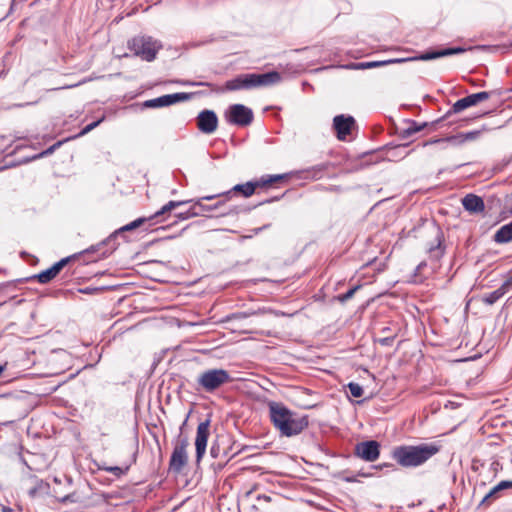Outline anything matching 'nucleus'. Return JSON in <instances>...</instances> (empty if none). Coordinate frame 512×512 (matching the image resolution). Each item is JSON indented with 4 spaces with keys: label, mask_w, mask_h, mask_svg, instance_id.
<instances>
[{
    "label": "nucleus",
    "mask_w": 512,
    "mask_h": 512,
    "mask_svg": "<svg viewBox=\"0 0 512 512\" xmlns=\"http://www.w3.org/2000/svg\"><path fill=\"white\" fill-rule=\"evenodd\" d=\"M104 118H101L97 121H94L88 125H86L79 133L76 137H81V136H84L86 135L87 133H89L90 131H92L94 128H96L102 121H103Z\"/></svg>",
    "instance_id": "nucleus-35"
},
{
    "label": "nucleus",
    "mask_w": 512,
    "mask_h": 512,
    "mask_svg": "<svg viewBox=\"0 0 512 512\" xmlns=\"http://www.w3.org/2000/svg\"><path fill=\"white\" fill-rule=\"evenodd\" d=\"M387 65V62L384 61H369V62H362L358 64V68L361 69H369V68H375L380 66Z\"/></svg>",
    "instance_id": "nucleus-34"
},
{
    "label": "nucleus",
    "mask_w": 512,
    "mask_h": 512,
    "mask_svg": "<svg viewBox=\"0 0 512 512\" xmlns=\"http://www.w3.org/2000/svg\"><path fill=\"white\" fill-rule=\"evenodd\" d=\"M230 124L241 127L247 126L253 121V111L243 104L231 105L225 113Z\"/></svg>",
    "instance_id": "nucleus-9"
},
{
    "label": "nucleus",
    "mask_w": 512,
    "mask_h": 512,
    "mask_svg": "<svg viewBox=\"0 0 512 512\" xmlns=\"http://www.w3.org/2000/svg\"><path fill=\"white\" fill-rule=\"evenodd\" d=\"M254 314H255L254 311H251V312H235V313L227 315L223 321L224 322H228V321H232V320H241V319L248 318V317H250V316H252Z\"/></svg>",
    "instance_id": "nucleus-31"
},
{
    "label": "nucleus",
    "mask_w": 512,
    "mask_h": 512,
    "mask_svg": "<svg viewBox=\"0 0 512 512\" xmlns=\"http://www.w3.org/2000/svg\"><path fill=\"white\" fill-rule=\"evenodd\" d=\"M269 227H270V224H265V225H263V226H261V227L254 228V229L252 230V232H253V234H254V235H257V234H259L260 232H262L263 230H265V229H267V228H269Z\"/></svg>",
    "instance_id": "nucleus-40"
},
{
    "label": "nucleus",
    "mask_w": 512,
    "mask_h": 512,
    "mask_svg": "<svg viewBox=\"0 0 512 512\" xmlns=\"http://www.w3.org/2000/svg\"><path fill=\"white\" fill-rule=\"evenodd\" d=\"M354 123L355 120L352 116H345L343 114L335 116L333 119V127L337 132L338 139L345 140L347 135L350 134Z\"/></svg>",
    "instance_id": "nucleus-18"
},
{
    "label": "nucleus",
    "mask_w": 512,
    "mask_h": 512,
    "mask_svg": "<svg viewBox=\"0 0 512 512\" xmlns=\"http://www.w3.org/2000/svg\"><path fill=\"white\" fill-rule=\"evenodd\" d=\"M209 427H210V420H205L203 422H200L197 427L196 432V438H195V447H196V460L199 462L205 452L207 447V441L209 437Z\"/></svg>",
    "instance_id": "nucleus-14"
},
{
    "label": "nucleus",
    "mask_w": 512,
    "mask_h": 512,
    "mask_svg": "<svg viewBox=\"0 0 512 512\" xmlns=\"http://www.w3.org/2000/svg\"><path fill=\"white\" fill-rule=\"evenodd\" d=\"M347 387L349 389L350 394L355 398L361 397L364 393L362 386L358 383L350 382L348 383Z\"/></svg>",
    "instance_id": "nucleus-33"
},
{
    "label": "nucleus",
    "mask_w": 512,
    "mask_h": 512,
    "mask_svg": "<svg viewBox=\"0 0 512 512\" xmlns=\"http://www.w3.org/2000/svg\"><path fill=\"white\" fill-rule=\"evenodd\" d=\"M269 418L281 436L292 437L302 433L309 425L307 415L290 410L281 402L269 401Z\"/></svg>",
    "instance_id": "nucleus-1"
},
{
    "label": "nucleus",
    "mask_w": 512,
    "mask_h": 512,
    "mask_svg": "<svg viewBox=\"0 0 512 512\" xmlns=\"http://www.w3.org/2000/svg\"><path fill=\"white\" fill-rule=\"evenodd\" d=\"M189 445L186 437L180 438L172 451L169 460V470L175 474H180L188 463L187 447Z\"/></svg>",
    "instance_id": "nucleus-7"
},
{
    "label": "nucleus",
    "mask_w": 512,
    "mask_h": 512,
    "mask_svg": "<svg viewBox=\"0 0 512 512\" xmlns=\"http://www.w3.org/2000/svg\"><path fill=\"white\" fill-rule=\"evenodd\" d=\"M427 266V263L425 261H422L418 264V266L416 267V273L419 274L421 273V271L423 270L424 267Z\"/></svg>",
    "instance_id": "nucleus-43"
},
{
    "label": "nucleus",
    "mask_w": 512,
    "mask_h": 512,
    "mask_svg": "<svg viewBox=\"0 0 512 512\" xmlns=\"http://www.w3.org/2000/svg\"><path fill=\"white\" fill-rule=\"evenodd\" d=\"M404 123L406 124V127L400 129L398 132L399 137L402 139L411 137L413 134L422 131L428 125L427 122L419 123L410 119L404 120Z\"/></svg>",
    "instance_id": "nucleus-22"
},
{
    "label": "nucleus",
    "mask_w": 512,
    "mask_h": 512,
    "mask_svg": "<svg viewBox=\"0 0 512 512\" xmlns=\"http://www.w3.org/2000/svg\"><path fill=\"white\" fill-rule=\"evenodd\" d=\"M330 166L331 164L329 162L321 163L306 170H303L301 171V173L305 174L303 176V178L305 179L318 180L322 178L324 172L328 170Z\"/></svg>",
    "instance_id": "nucleus-24"
},
{
    "label": "nucleus",
    "mask_w": 512,
    "mask_h": 512,
    "mask_svg": "<svg viewBox=\"0 0 512 512\" xmlns=\"http://www.w3.org/2000/svg\"><path fill=\"white\" fill-rule=\"evenodd\" d=\"M38 492V487H33L28 491V494L30 497H35Z\"/></svg>",
    "instance_id": "nucleus-45"
},
{
    "label": "nucleus",
    "mask_w": 512,
    "mask_h": 512,
    "mask_svg": "<svg viewBox=\"0 0 512 512\" xmlns=\"http://www.w3.org/2000/svg\"><path fill=\"white\" fill-rule=\"evenodd\" d=\"M464 51H465V49L461 48V47L445 48V49H441L438 51L425 52L418 56H413V57L393 58V59L385 60V62H387V65H389V64L404 63V62L417 61V60L428 61V60H433V59H437L440 57L460 54V53H463Z\"/></svg>",
    "instance_id": "nucleus-8"
},
{
    "label": "nucleus",
    "mask_w": 512,
    "mask_h": 512,
    "mask_svg": "<svg viewBox=\"0 0 512 512\" xmlns=\"http://www.w3.org/2000/svg\"><path fill=\"white\" fill-rule=\"evenodd\" d=\"M408 143L407 144H403V145H399L396 147V150H400V149H405L406 147H408Z\"/></svg>",
    "instance_id": "nucleus-47"
},
{
    "label": "nucleus",
    "mask_w": 512,
    "mask_h": 512,
    "mask_svg": "<svg viewBox=\"0 0 512 512\" xmlns=\"http://www.w3.org/2000/svg\"><path fill=\"white\" fill-rule=\"evenodd\" d=\"M252 493H253V491H252V490H250V491H248V492L246 493V495H245V496H246L247 498H249V497L252 495Z\"/></svg>",
    "instance_id": "nucleus-51"
},
{
    "label": "nucleus",
    "mask_w": 512,
    "mask_h": 512,
    "mask_svg": "<svg viewBox=\"0 0 512 512\" xmlns=\"http://www.w3.org/2000/svg\"><path fill=\"white\" fill-rule=\"evenodd\" d=\"M354 454L366 462H374L380 456V444L375 440L359 442L355 445Z\"/></svg>",
    "instance_id": "nucleus-10"
},
{
    "label": "nucleus",
    "mask_w": 512,
    "mask_h": 512,
    "mask_svg": "<svg viewBox=\"0 0 512 512\" xmlns=\"http://www.w3.org/2000/svg\"><path fill=\"white\" fill-rule=\"evenodd\" d=\"M187 201L188 202H186V204H188V203H193V204L187 211L180 212V213L176 214V217L179 220H188L190 218L197 217V216L201 215V211L199 209V206L197 205V200L190 199ZM183 205H185V203Z\"/></svg>",
    "instance_id": "nucleus-27"
},
{
    "label": "nucleus",
    "mask_w": 512,
    "mask_h": 512,
    "mask_svg": "<svg viewBox=\"0 0 512 512\" xmlns=\"http://www.w3.org/2000/svg\"><path fill=\"white\" fill-rule=\"evenodd\" d=\"M129 467H119V466H111L105 468L106 471L113 473L115 476H121L128 471Z\"/></svg>",
    "instance_id": "nucleus-36"
},
{
    "label": "nucleus",
    "mask_w": 512,
    "mask_h": 512,
    "mask_svg": "<svg viewBox=\"0 0 512 512\" xmlns=\"http://www.w3.org/2000/svg\"><path fill=\"white\" fill-rule=\"evenodd\" d=\"M84 253L85 252L83 251L81 253H76L71 256L65 257V258L61 259L60 261L56 262L50 268L35 275L34 278H36L39 283L46 284V283L50 282L52 279H54L59 274V272L62 270V268L65 265H67L71 260L78 258L80 255H82Z\"/></svg>",
    "instance_id": "nucleus-12"
},
{
    "label": "nucleus",
    "mask_w": 512,
    "mask_h": 512,
    "mask_svg": "<svg viewBox=\"0 0 512 512\" xmlns=\"http://www.w3.org/2000/svg\"><path fill=\"white\" fill-rule=\"evenodd\" d=\"M256 499H257L258 501L263 500V501H265V502H270L271 497H270V496H268V495H265V494H259V495H257V496H256Z\"/></svg>",
    "instance_id": "nucleus-41"
},
{
    "label": "nucleus",
    "mask_w": 512,
    "mask_h": 512,
    "mask_svg": "<svg viewBox=\"0 0 512 512\" xmlns=\"http://www.w3.org/2000/svg\"><path fill=\"white\" fill-rule=\"evenodd\" d=\"M230 373L222 368H212L201 372L197 377V389L206 393H213L223 385L232 382Z\"/></svg>",
    "instance_id": "nucleus-5"
},
{
    "label": "nucleus",
    "mask_w": 512,
    "mask_h": 512,
    "mask_svg": "<svg viewBox=\"0 0 512 512\" xmlns=\"http://www.w3.org/2000/svg\"><path fill=\"white\" fill-rule=\"evenodd\" d=\"M492 466L494 467V470L497 471V467L499 466L498 462H493Z\"/></svg>",
    "instance_id": "nucleus-50"
},
{
    "label": "nucleus",
    "mask_w": 512,
    "mask_h": 512,
    "mask_svg": "<svg viewBox=\"0 0 512 512\" xmlns=\"http://www.w3.org/2000/svg\"><path fill=\"white\" fill-rule=\"evenodd\" d=\"M494 241L499 244L512 241V221L501 226L493 237Z\"/></svg>",
    "instance_id": "nucleus-25"
},
{
    "label": "nucleus",
    "mask_w": 512,
    "mask_h": 512,
    "mask_svg": "<svg viewBox=\"0 0 512 512\" xmlns=\"http://www.w3.org/2000/svg\"><path fill=\"white\" fill-rule=\"evenodd\" d=\"M504 288H501V286L487 294H484L482 296V302L486 305H493L496 303L499 299H501L505 295Z\"/></svg>",
    "instance_id": "nucleus-28"
},
{
    "label": "nucleus",
    "mask_w": 512,
    "mask_h": 512,
    "mask_svg": "<svg viewBox=\"0 0 512 512\" xmlns=\"http://www.w3.org/2000/svg\"><path fill=\"white\" fill-rule=\"evenodd\" d=\"M388 330H389V328H388V327H385V328H383V330H382V331H383V332H388Z\"/></svg>",
    "instance_id": "nucleus-52"
},
{
    "label": "nucleus",
    "mask_w": 512,
    "mask_h": 512,
    "mask_svg": "<svg viewBox=\"0 0 512 512\" xmlns=\"http://www.w3.org/2000/svg\"><path fill=\"white\" fill-rule=\"evenodd\" d=\"M190 98V95L184 92L174 93V94H166L154 99L147 100L145 102V106L149 108H159L170 106L172 104L186 101Z\"/></svg>",
    "instance_id": "nucleus-15"
},
{
    "label": "nucleus",
    "mask_w": 512,
    "mask_h": 512,
    "mask_svg": "<svg viewBox=\"0 0 512 512\" xmlns=\"http://www.w3.org/2000/svg\"><path fill=\"white\" fill-rule=\"evenodd\" d=\"M441 446L435 442L419 445H401L392 450V458L404 468H414L423 465L437 453Z\"/></svg>",
    "instance_id": "nucleus-2"
},
{
    "label": "nucleus",
    "mask_w": 512,
    "mask_h": 512,
    "mask_svg": "<svg viewBox=\"0 0 512 512\" xmlns=\"http://www.w3.org/2000/svg\"><path fill=\"white\" fill-rule=\"evenodd\" d=\"M197 128L204 134H212L218 127V117L213 110H202L197 118Z\"/></svg>",
    "instance_id": "nucleus-13"
},
{
    "label": "nucleus",
    "mask_w": 512,
    "mask_h": 512,
    "mask_svg": "<svg viewBox=\"0 0 512 512\" xmlns=\"http://www.w3.org/2000/svg\"><path fill=\"white\" fill-rule=\"evenodd\" d=\"M393 467H394V465L392 463H383V464H380L377 466H373V468H376V469L393 468Z\"/></svg>",
    "instance_id": "nucleus-42"
},
{
    "label": "nucleus",
    "mask_w": 512,
    "mask_h": 512,
    "mask_svg": "<svg viewBox=\"0 0 512 512\" xmlns=\"http://www.w3.org/2000/svg\"><path fill=\"white\" fill-rule=\"evenodd\" d=\"M440 142H447L453 146H461L464 143V139H463V135H462V132L461 133H458V134H455V135H451V136H447L445 138H438V139H433V140H430V141H427V142H424L423 143V146H427V145H431V144H435V143H440Z\"/></svg>",
    "instance_id": "nucleus-26"
},
{
    "label": "nucleus",
    "mask_w": 512,
    "mask_h": 512,
    "mask_svg": "<svg viewBox=\"0 0 512 512\" xmlns=\"http://www.w3.org/2000/svg\"><path fill=\"white\" fill-rule=\"evenodd\" d=\"M442 237V233L439 232L436 237L437 243L428 248V254L431 261L439 262L445 254V246L442 243Z\"/></svg>",
    "instance_id": "nucleus-23"
},
{
    "label": "nucleus",
    "mask_w": 512,
    "mask_h": 512,
    "mask_svg": "<svg viewBox=\"0 0 512 512\" xmlns=\"http://www.w3.org/2000/svg\"><path fill=\"white\" fill-rule=\"evenodd\" d=\"M512 488L511 480H503L494 486L481 500L478 508H488L496 499L500 497L502 491Z\"/></svg>",
    "instance_id": "nucleus-19"
},
{
    "label": "nucleus",
    "mask_w": 512,
    "mask_h": 512,
    "mask_svg": "<svg viewBox=\"0 0 512 512\" xmlns=\"http://www.w3.org/2000/svg\"><path fill=\"white\" fill-rule=\"evenodd\" d=\"M360 287H361L360 285H356V286L350 288L346 293L339 294L338 296H336L337 301H339L340 303L347 302L348 300H350L354 296L355 292Z\"/></svg>",
    "instance_id": "nucleus-32"
},
{
    "label": "nucleus",
    "mask_w": 512,
    "mask_h": 512,
    "mask_svg": "<svg viewBox=\"0 0 512 512\" xmlns=\"http://www.w3.org/2000/svg\"><path fill=\"white\" fill-rule=\"evenodd\" d=\"M464 209L470 213H481L485 209V204L480 196L475 194H467L462 199Z\"/></svg>",
    "instance_id": "nucleus-21"
},
{
    "label": "nucleus",
    "mask_w": 512,
    "mask_h": 512,
    "mask_svg": "<svg viewBox=\"0 0 512 512\" xmlns=\"http://www.w3.org/2000/svg\"><path fill=\"white\" fill-rule=\"evenodd\" d=\"M359 475L363 476V477H369L371 476L372 474L370 473H364V472H360Z\"/></svg>",
    "instance_id": "nucleus-48"
},
{
    "label": "nucleus",
    "mask_w": 512,
    "mask_h": 512,
    "mask_svg": "<svg viewBox=\"0 0 512 512\" xmlns=\"http://www.w3.org/2000/svg\"><path fill=\"white\" fill-rule=\"evenodd\" d=\"M224 458H225L224 462H227L228 459L226 458V454L225 453H224Z\"/></svg>",
    "instance_id": "nucleus-53"
},
{
    "label": "nucleus",
    "mask_w": 512,
    "mask_h": 512,
    "mask_svg": "<svg viewBox=\"0 0 512 512\" xmlns=\"http://www.w3.org/2000/svg\"><path fill=\"white\" fill-rule=\"evenodd\" d=\"M127 47L134 56L144 61L152 62L156 59L160 49H162V44L151 36L138 35L128 40Z\"/></svg>",
    "instance_id": "nucleus-4"
},
{
    "label": "nucleus",
    "mask_w": 512,
    "mask_h": 512,
    "mask_svg": "<svg viewBox=\"0 0 512 512\" xmlns=\"http://www.w3.org/2000/svg\"><path fill=\"white\" fill-rule=\"evenodd\" d=\"M63 144V141H58L56 143H54L53 145H51L49 148H47L46 150L40 152L39 154L37 155H34L33 157H31L30 159H27L25 162H28V161H31V160H37V159H40V158H43V157H46V156H49L51 155L56 149H58L61 145Z\"/></svg>",
    "instance_id": "nucleus-30"
},
{
    "label": "nucleus",
    "mask_w": 512,
    "mask_h": 512,
    "mask_svg": "<svg viewBox=\"0 0 512 512\" xmlns=\"http://www.w3.org/2000/svg\"><path fill=\"white\" fill-rule=\"evenodd\" d=\"M287 176H288V174L265 175L255 181H248L243 184H237V185L233 186L230 190L223 192V196H224V198H226V200H229V199H231V197L233 195L240 193L244 197L248 198L254 194L255 190L258 187L271 186L272 184L286 178Z\"/></svg>",
    "instance_id": "nucleus-6"
},
{
    "label": "nucleus",
    "mask_w": 512,
    "mask_h": 512,
    "mask_svg": "<svg viewBox=\"0 0 512 512\" xmlns=\"http://www.w3.org/2000/svg\"><path fill=\"white\" fill-rule=\"evenodd\" d=\"M192 85H194V86H208V87L211 86V84L207 83V82L192 83Z\"/></svg>",
    "instance_id": "nucleus-46"
},
{
    "label": "nucleus",
    "mask_w": 512,
    "mask_h": 512,
    "mask_svg": "<svg viewBox=\"0 0 512 512\" xmlns=\"http://www.w3.org/2000/svg\"><path fill=\"white\" fill-rule=\"evenodd\" d=\"M226 198L223 196L222 193L214 194V195H207L203 196L201 198L197 199V205L199 206V209L201 211V215H204V213L213 212L215 210H218L222 206H224L226 202Z\"/></svg>",
    "instance_id": "nucleus-16"
},
{
    "label": "nucleus",
    "mask_w": 512,
    "mask_h": 512,
    "mask_svg": "<svg viewBox=\"0 0 512 512\" xmlns=\"http://www.w3.org/2000/svg\"><path fill=\"white\" fill-rule=\"evenodd\" d=\"M345 481L351 483V482H355V479L353 477H347V478H345Z\"/></svg>",
    "instance_id": "nucleus-49"
},
{
    "label": "nucleus",
    "mask_w": 512,
    "mask_h": 512,
    "mask_svg": "<svg viewBox=\"0 0 512 512\" xmlns=\"http://www.w3.org/2000/svg\"><path fill=\"white\" fill-rule=\"evenodd\" d=\"M487 128L485 126H483L481 129L479 130H473V131H468V132H462V135H463V139H464V143H467V142H473V141H476L480 138V136L482 135V133L484 131H486Z\"/></svg>",
    "instance_id": "nucleus-29"
},
{
    "label": "nucleus",
    "mask_w": 512,
    "mask_h": 512,
    "mask_svg": "<svg viewBox=\"0 0 512 512\" xmlns=\"http://www.w3.org/2000/svg\"><path fill=\"white\" fill-rule=\"evenodd\" d=\"M252 89L257 87H267L277 84L281 81V74L277 71H270L263 74L250 73Z\"/></svg>",
    "instance_id": "nucleus-17"
},
{
    "label": "nucleus",
    "mask_w": 512,
    "mask_h": 512,
    "mask_svg": "<svg viewBox=\"0 0 512 512\" xmlns=\"http://www.w3.org/2000/svg\"><path fill=\"white\" fill-rule=\"evenodd\" d=\"M237 212H238L237 207H233L226 212H222L220 215L225 216V215H229V214H233V213H237Z\"/></svg>",
    "instance_id": "nucleus-44"
},
{
    "label": "nucleus",
    "mask_w": 512,
    "mask_h": 512,
    "mask_svg": "<svg viewBox=\"0 0 512 512\" xmlns=\"http://www.w3.org/2000/svg\"><path fill=\"white\" fill-rule=\"evenodd\" d=\"M210 455L213 458H218L220 455V447L213 444L210 448Z\"/></svg>",
    "instance_id": "nucleus-39"
},
{
    "label": "nucleus",
    "mask_w": 512,
    "mask_h": 512,
    "mask_svg": "<svg viewBox=\"0 0 512 512\" xmlns=\"http://www.w3.org/2000/svg\"><path fill=\"white\" fill-rule=\"evenodd\" d=\"M275 199H276V198H274V200H275ZM272 201H273V199H272ZM270 202H271V200H267V203H270Z\"/></svg>",
    "instance_id": "nucleus-54"
},
{
    "label": "nucleus",
    "mask_w": 512,
    "mask_h": 512,
    "mask_svg": "<svg viewBox=\"0 0 512 512\" xmlns=\"http://www.w3.org/2000/svg\"><path fill=\"white\" fill-rule=\"evenodd\" d=\"M395 336H388L379 338L377 341L382 346H391L394 342Z\"/></svg>",
    "instance_id": "nucleus-37"
},
{
    "label": "nucleus",
    "mask_w": 512,
    "mask_h": 512,
    "mask_svg": "<svg viewBox=\"0 0 512 512\" xmlns=\"http://www.w3.org/2000/svg\"><path fill=\"white\" fill-rule=\"evenodd\" d=\"M186 202L187 201L171 200L167 204H165L160 210H158L155 214L150 216L149 218L143 217V218H138V219L132 221L131 223H129V224L121 227L117 231H115L113 234H111L107 239H105L101 243H99L97 245H92L88 249L84 250V252L87 254L95 253V252L100 251L104 246L110 245L109 250L102 251L101 255H100V257H103V258L107 257L113 250H115V240L119 234H121L122 232L134 230V229L142 226L145 222L152 221V220L158 221V219L161 216H163L164 214L172 211L173 209H175L179 206H182V204H184Z\"/></svg>",
    "instance_id": "nucleus-3"
},
{
    "label": "nucleus",
    "mask_w": 512,
    "mask_h": 512,
    "mask_svg": "<svg viewBox=\"0 0 512 512\" xmlns=\"http://www.w3.org/2000/svg\"><path fill=\"white\" fill-rule=\"evenodd\" d=\"M252 89L251 74H240L233 79L226 81L225 88L221 91H237Z\"/></svg>",
    "instance_id": "nucleus-20"
},
{
    "label": "nucleus",
    "mask_w": 512,
    "mask_h": 512,
    "mask_svg": "<svg viewBox=\"0 0 512 512\" xmlns=\"http://www.w3.org/2000/svg\"><path fill=\"white\" fill-rule=\"evenodd\" d=\"M490 97V92L482 91L474 94H470L464 98L457 100L451 107V109L446 113L445 117L454 113H460L463 110L478 104L481 101H485Z\"/></svg>",
    "instance_id": "nucleus-11"
},
{
    "label": "nucleus",
    "mask_w": 512,
    "mask_h": 512,
    "mask_svg": "<svg viewBox=\"0 0 512 512\" xmlns=\"http://www.w3.org/2000/svg\"><path fill=\"white\" fill-rule=\"evenodd\" d=\"M501 288H504L505 293L512 289V275L502 283Z\"/></svg>",
    "instance_id": "nucleus-38"
}]
</instances>
